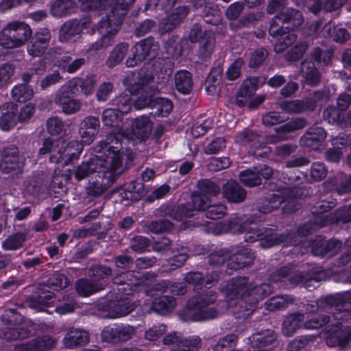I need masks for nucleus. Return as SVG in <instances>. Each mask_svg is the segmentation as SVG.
<instances>
[{"mask_svg": "<svg viewBox=\"0 0 351 351\" xmlns=\"http://www.w3.org/2000/svg\"><path fill=\"white\" fill-rule=\"evenodd\" d=\"M337 300L335 309L338 311L328 318L321 314L313 315L321 311L322 300L307 304L305 306L306 321H302L303 328L306 330L317 329L328 324L326 341L331 347H343L351 341V326L345 323L351 319V291L344 293Z\"/></svg>", "mask_w": 351, "mask_h": 351, "instance_id": "nucleus-1", "label": "nucleus"}, {"mask_svg": "<svg viewBox=\"0 0 351 351\" xmlns=\"http://www.w3.org/2000/svg\"><path fill=\"white\" fill-rule=\"evenodd\" d=\"M221 289L225 295L230 313L236 317L242 318L253 312L258 301L267 295L269 286L264 284L254 287L248 284L247 278L239 277L224 282Z\"/></svg>", "mask_w": 351, "mask_h": 351, "instance_id": "nucleus-2", "label": "nucleus"}, {"mask_svg": "<svg viewBox=\"0 0 351 351\" xmlns=\"http://www.w3.org/2000/svg\"><path fill=\"white\" fill-rule=\"evenodd\" d=\"M286 0H269L267 11L270 14L277 13L273 19L269 29L270 35L278 37L274 49L278 53L284 51L296 40V35L293 31H286L290 27H285L286 23H291V27L300 25L303 18L301 13L294 9L285 8Z\"/></svg>", "mask_w": 351, "mask_h": 351, "instance_id": "nucleus-3", "label": "nucleus"}, {"mask_svg": "<svg viewBox=\"0 0 351 351\" xmlns=\"http://www.w3.org/2000/svg\"><path fill=\"white\" fill-rule=\"evenodd\" d=\"M135 0H111V4L104 8L101 20L99 22L97 31L101 38L93 43L90 50H99L108 47L114 43V36L120 29L123 17Z\"/></svg>", "mask_w": 351, "mask_h": 351, "instance_id": "nucleus-4", "label": "nucleus"}, {"mask_svg": "<svg viewBox=\"0 0 351 351\" xmlns=\"http://www.w3.org/2000/svg\"><path fill=\"white\" fill-rule=\"evenodd\" d=\"M228 230L232 233H244V239L247 242L253 243L258 239L263 247H270L283 242H287V237L278 236L273 229L261 228L259 225L245 216H233L229 221Z\"/></svg>", "mask_w": 351, "mask_h": 351, "instance_id": "nucleus-5", "label": "nucleus"}, {"mask_svg": "<svg viewBox=\"0 0 351 351\" xmlns=\"http://www.w3.org/2000/svg\"><path fill=\"white\" fill-rule=\"evenodd\" d=\"M115 145L113 141L109 143H101L95 149V154L93 156L99 167V173L112 174L116 180L117 176L123 172V154L121 152L122 145L120 138L114 137Z\"/></svg>", "mask_w": 351, "mask_h": 351, "instance_id": "nucleus-6", "label": "nucleus"}, {"mask_svg": "<svg viewBox=\"0 0 351 351\" xmlns=\"http://www.w3.org/2000/svg\"><path fill=\"white\" fill-rule=\"evenodd\" d=\"M217 298L216 293L206 290L189 300L186 306L179 312L183 322H203L216 317L219 313L214 307L207 308Z\"/></svg>", "mask_w": 351, "mask_h": 351, "instance_id": "nucleus-7", "label": "nucleus"}, {"mask_svg": "<svg viewBox=\"0 0 351 351\" xmlns=\"http://www.w3.org/2000/svg\"><path fill=\"white\" fill-rule=\"evenodd\" d=\"M82 150L83 145L77 141L66 143L62 138L50 137L44 141L38 154H49L51 162L65 166L78 158Z\"/></svg>", "mask_w": 351, "mask_h": 351, "instance_id": "nucleus-8", "label": "nucleus"}, {"mask_svg": "<svg viewBox=\"0 0 351 351\" xmlns=\"http://www.w3.org/2000/svg\"><path fill=\"white\" fill-rule=\"evenodd\" d=\"M147 283L143 279L135 277V279H130L129 282H124L117 289L114 299L109 302L106 306L107 317L111 319H117L125 316L135 308L136 304L132 302L130 296H132L135 291H140V287Z\"/></svg>", "mask_w": 351, "mask_h": 351, "instance_id": "nucleus-9", "label": "nucleus"}, {"mask_svg": "<svg viewBox=\"0 0 351 351\" xmlns=\"http://www.w3.org/2000/svg\"><path fill=\"white\" fill-rule=\"evenodd\" d=\"M199 191L192 194V204L193 210H191L185 205L179 206L173 214V217L177 221H184L195 215L194 212L204 209L208 202H211V198L219 195L220 186L209 180L199 181Z\"/></svg>", "mask_w": 351, "mask_h": 351, "instance_id": "nucleus-10", "label": "nucleus"}, {"mask_svg": "<svg viewBox=\"0 0 351 351\" xmlns=\"http://www.w3.org/2000/svg\"><path fill=\"white\" fill-rule=\"evenodd\" d=\"M4 326L0 330V337L7 340L25 339L32 332L29 322L23 320V316L12 309H8L2 316Z\"/></svg>", "mask_w": 351, "mask_h": 351, "instance_id": "nucleus-11", "label": "nucleus"}, {"mask_svg": "<svg viewBox=\"0 0 351 351\" xmlns=\"http://www.w3.org/2000/svg\"><path fill=\"white\" fill-rule=\"evenodd\" d=\"M254 258V254L250 250L243 248L239 250L237 247H232L231 249H221L211 254L209 262L213 265H218L228 261V267L238 269L250 265Z\"/></svg>", "mask_w": 351, "mask_h": 351, "instance_id": "nucleus-12", "label": "nucleus"}, {"mask_svg": "<svg viewBox=\"0 0 351 351\" xmlns=\"http://www.w3.org/2000/svg\"><path fill=\"white\" fill-rule=\"evenodd\" d=\"M32 35V29L27 23L11 22L0 32V45L5 49L19 48L25 45Z\"/></svg>", "mask_w": 351, "mask_h": 351, "instance_id": "nucleus-13", "label": "nucleus"}, {"mask_svg": "<svg viewBox=\"0 0 351 351\" xmlns=\"http://www.w3.org/2000/svg\"><path fill=\"white\" fill-rule=\"evenodd\" d=\"M56 299L54 294L47 290V287L40 289L36 297L32 298L29 301V306L38 311H45L49 306H55ZM74 309L73 301H69L64 304H56L55 311L60 315H65L71 313Z\"/></svg>", "mask_w": 351, "mask_h": 351, "instance_id": "nucleus-14", "label": "nucleus"}, {"mask_svg": "<svg viewBox=\"0 0 351 351\" xmlns=\"http://www.w3.org/2000/svg\"><path fill=\"white\" fill-rule=\"evenodd\" d=\"M134 105L138 110L145 107L155 108L154 114L160 117L167 116L173 109V104L169 99L154 97L153 95L150 94H147L143 98L141 96L139 97Z\"/></svg>", "mask_w": 351, "mask_h": 351, "instance_id": "nucleus-15", "label": "nucleus"}, {"mask_svg": "<svg viewBox=\"0 0 351 351\" xmlns=\"http://www.w3.org/2000/svg\"><path fill=\"white\" fill-rule=\"evenodd\" d=\"M158 49V45L152 38L141 40L132 49V56L126 60V66L133 67L143 60L147 56H154Z\"/></svg>", "mask_w": 351, "mask_h": 351, "instance_id": "nucleus-16", "label": "nucleus"}, {"mask_svg": "<svg viewBox=\"0 0 351 351\" xmlns=\"http://www.w3.org/2000/svg\"><path fill=\"white\" fill-rule=\"evenodd\" d=\"M201 339L197 336L184 338L176 332H171L163 338V343L172 346L171 351H195L199 347Z\"/></svg>", "mask_w": 351, "mask_h": 351, "instance_id": "nucleus-17", "label": "nucleus"}, {"mask_svg": "<svg viewBox=\"0 0 351 351\" xmlns=\"http://www.w3.org/2000/svg\"><path fill=\"white\" fill-rule=\"evenodd\" d=\"M300 189L298 188H285L282 191H277L269 197V200L266 201V204L263 205L259 208V212L261 213H267L271 210L278 208L281 204L288 200L289 204L293 199L296 197H301L302 193H299Z\"/></svg>", "mask_w": 351, "mask_h": 351, "instance_id": "nucleus-18", "label": "nucleus"}, {"mask_svg": "<svg viewBox=\"0 0 351 351\" xmlns=\"http://www.w3.org/2000/svg\"><path fill=\"white\" fill-rule=\"evenodd\" d=\"M153 128V123L149 119V117L142 115L136 117L132 122V130H123L121 137H125L128 139L138 138L144 140L147 138L152 132Z\"/></svg>", "mask_w": 351, "mask_h": 351, "instance_id": "nucleus-19", "label": "nucleus"}, {"mask_svg": "<svg viewBox=\"0 0 351 351\" xmlns=\"http://www.w3.org/2000/svg\"><path fill=\"white\" fill-rule=\"evenodd\" d=\"M21 164L16 147L10 146L3 149L0 163V169L3 172L10 173L19 169Z\"/></svg>", "mask_w": 351, "mask_h": 351, "instance_id": "nucleus-20", "label": "nucleus"}, {"mask_svg": "<svg viewBox=\"0 0 351 351\" xmlns=\"http://www.w3.org/2000/svg\"><path fill=\"white\" fill-rule=\"evenodd\" d=\"M72 95L69 88L64 86L60 89L56 98V102L62 108L63 112L67 114L77 112L81 107L80 101L72 98Z\"/></svg>", "mask_w": 351, "mask_h": 351, "instance_id": "nucleus-21", "label": "nucleus"}, {"mask_svg": "<svg viewBox=\"0 0 351 351\" xmlns=\"http://www.w3.org/2000/svg\"><path fill=\"white\" fill-rule=\"evenodd\" d=\"M95 181H89L86 188V192L91 196H99L106 191L116 180L112 174L97 173Z\"/></svg>", "mask_w": 351, "mask_h": 351, "instance_id": "nucleus-22", "label": "nucleus"}, {"mask_svg": "<svg viewBox=\"0 0 351 351\" xmlns=\"http://www.w3.org/2000/svg\"><path fill=\"white\" fill-rule=\"evenodd\" d=\"M99 130V120L95 117H87L81 123L79 134L82 141L86 144L91 143Z\"/></svg>", "mask_w": 351, "mask_h": 351, "instance_id": "nucleus-23", "label": "nucleus"}, {"mask_svg": "<svg viewBox=\"0 0 351 351\" xmlns=\"http://www.w3.org/2000/svg\"><path fill=\"white\" fill-rule=\"evenodd\" d=\"M84 27V23L77 20H70L65 22L60 27L59 40L62 43L73 39L75 40Z\"/></svg>", "mask_w": 351, "mask_h": 351, "instance_id": "nucleus-24", "label": "nucleus"}, {"mask_svg": "<svg viewBox=\"0 0 351 351\" xmlns=\"http://www.w3.org/2000/svg\"><path fill=\"white\" fill-rule=\"evenodd\" d=\"M121 114L115 108H108L103 112L102 121L106 127L112 128L111 134L121 137L123 128L120 126Z\"/></svg>", "mask_w": 351, "mask_h": 351, "instance_id": "nucleus-25", "label": "nucleus"}, {"mask_svg": "<svg viewBox=\"0 0 351 351\" xmlns=\"http://www.w3.org/2000/svg\"><path fill=\"white\" fill-rule=\"evenodd\" d=\"M56 341L49 337L43 336L31 341L16 346L17 351H45L53 348Z\"/></svg>", "mask_w": 351, "mask_h": 351, "instance_id": "nucleus-26", "label": "nucleus"}, {"mask_svg": "<svg viewBox=\"0 0 351 351\" xmlns=\"http://www.w3.org/2000/svg\"><path fill=\"white\" fill-rule=\"evenodd\" d=\"M223 196L229 202L240 203L246 197L245 191L235 181L230 180L223 186Z\"/></svg>", "mask_w": 351, "mask_h": 351, "instance_id": "nucleus-27", "label": "nucleus"}, {"mask_svg": "<svg viewBox=\"0 0 351 351\" xmlns=\"http://www.w3.org/2000/svg\"><path fill=\"white\" fill-rule=\"evenodd\" d=\"M96 82L95 75H88L85 79H73L66 86V88H69L71 94H75L78 91L77 87H80L84 94L88 95L93 93Z\"/></svg>", "mask_w": 351, "mask_h": 351, "instance_id": "nucleus-28", "label": "nucleus"}, {"mask_svg": "<svg viewBox=\"0 0 351 351\" xmlns=\"http://www.w3.org/2000/svg\"><path fill=\"white\" fill-rule=\"evenodd\" d=\"M105 286L103 282H96L94 279H80L76 282L75 289L79 295L86 297L103 290Z\"/></svg>", "mask_w": 351, "mask_h": 351, "instance_id": "nucleus-29", "label": "nucleus"}, {"mask_svg": "<svg viewBox=\"0 0 351 351\" xmlns=\"http://www.w3.org/2000/svg\"><path fill=\"white\" fill-rule=\"evenodd\" d=\"M64 345L67 348L82 346L88 342V334L86 331L77 328H71L63 339Z\"/></svg>", "mask_w": 351, "mask_h": 351, "instance_id": "nucleus-30", "label": "nucleus"}, {"mask_svg": "<svg viewBox=\"0 0 351 351\" xmlns=\"http://www.w3.org/2000/svg\"><path fill=\"white\" fill-rule=\"evenodd\" d=\"M305 319L304 314L293 313L288 315L282 324V332L286 336L293 335L298 329L303 328L302 321Z\"/></svg>", "mask_w": 351, "mask_h": 351, "instance_id": "nucleus-31", "label": "nucleus"}, {"mask_svg": "<svg viewBox=\"0 0 351 351\" xmlns=\"http://www.w3.org/2000/svg\"><path fill=\"white\" fill-rule=\"evenodd\" d=\"M176 300L173 297L162 296L156 298L152 304V309L160 315H167L176 306Z\"/></svg>", "mask_w": 351, "mask_h": 351, "instance_id": "nucleus-32", "label": "nucleus"}, {"mask_svg": "<svg viewBox=\"0 0 351 351\" xmlns=\"http://www.w3.org/2000/svg\"><path fill=\"white\" fill-rule=\"evenodd\" d=\"M139 89L133 90L132 88H130L128 90V93H124L121 95L117 99V109H116L121 114H126L129 112L132 108L133 103L135 104L136 100L133 98V97L136 94H138ZM135 107V105H134Z\"/></svg>", "mask_w": 351, "mask_h": 351, "instance_id": "nucleus-33", "label": "nucleus"}, {"mask_svg": "<svg viewBox=\"0 0 351 351\" xmlns=\"http://www.w3.org/2000/svg\"><path fill=\"white\" fill-rule=\"evenodd\" d=\"M326 137V131L320 127L311 128L300 139L303 146L313 147L316 143L322 142Z\"/></svg>", "mask_w": 351, "mask_h": 351, "instance_id": "nucleus-34", "label": "nucleus"}, {"mask_svg": "<svg viewBox=\"0 0 351 351\" xmlns=\"http://www.w3.org/2000/svg\"><path fill=\"white\" fill-rule=\"evenodd\" d=\"M99 167L94 157L84 161L77 166L74 172V176L77 180H82L94 173H99Z\"/></svg>", "mask_w": 351, "mask_h": 351, "instance_id": "nucleus-35", "label": "nucleus"}, {"mask_svg": "<svg viewBox=\"0 0 351 351\" xmlns=\"http://www.w3.org/2000/svg\"><path fill=\"white\" fill-rule=\"evenodd\" d=\"M301 73L305 82L311 86L318 84L320 81V74L311 61H304L301 64Z\"/></svg>", "mask_w": 351, "mask_h": 351, "instance_id": "nucleus-36", "label": "nucleus"}, {"mask_svg": "<svg viewBox=\"0 0 351 351\" xmlns=\"http://www.w3.org/2000/svg\"><path fill=\"white\" fill-rule=\"evenodd\" d=\"M276 339V335L271 330H267L253 335L250 338L251 346L254 348H261Z\"/></svg>", "mask_w": 351, "mask_h": 351, "instance_id": "nucleus-37", "label": "nucleus"}, {"mask_svg": "<svg viewBox=\"0 0 351 351\" xmlns=\"http://www.w3.org/2000/svg\"><path fill=\"white\" fill-rule=\"evenodd\" d=\"M343 112L338 108L328 107L324 111V118L332 124L351 125V112L349 116L345 117Z\"/></svg>", "mask_w": 351, "mask_h": 351, "instance_id": "nucleus-38", "label": "nucleus"}, {"mask_svg": "<svg viewBox=\"0 0 351 351\" xmlns=\"http://www.w3.org/2000/svg\"><path fill=\"white\" fill-rule=\"evenodd\" d=\"M175 84L180 93L184 95L189 94L193 87L191 73L185 70L177 72L175 75Z\"/></svg>", "mask_w": 351, "mask_h": 351, "instance_id": "nucleus-39", "label": "nucleus"}, {"mask_svg": "<svg viewBox=\"0 0 351 351\" xmlns=\"http://www.w3.org/2000/svg\"><path fill=\"white\" fill-rule=\"evenodd\" d=\"M33 88L25 84L15 85L12 89V97L18 102H25L30 100L34 96Z\"/></svg>", "mask_w": 351, "mask_h": 351, "instance_id": "nucleus-40", "label": "nucleus"}, {"mask_svg": "<svg viewBox=\"0 0 351 351\" xmlns=\"http://www.w3.org/2000/svg\"><path fill=\"white\" fill-rule=\"evenodd\" d=\"M306 125V121L304 119H297L295 120H293L292 121H290L289 123L280 126L278 129V136L277 137H269L267 141L269 143H275L278 139H285L287 137L284 136L282 132H291L295 130H299L300 128H304Z\"/></svg>", "mask_w": 351, "mask_h": 351, "instance_id": "nucleus-41", "label": "nucleus"}, {"mask_svg": "<svg viewBox=\"0 0 351 351\" xmlns=\"http://www.w3.org/2000/svg\"><path fill=\"white\" fill-rule=\"evenodd\" d=\"M73 7V2L70 0H55L51 4L50 12L55 17H62L69 14Z\"/></svg>", "mask_w": 351, "mask_h": 351, "instance_id": "nucleus-42", "label": "nucleus"}, {"mask_svg": "<svg viewBox=\"0 0 351 351\" xmlns=\"http://www.w3.org/2000/svg\"><path fill=\"white\" fill-rule=\"evenodd\" d=\"M346 0H328L323 6L319 0H313V4L308 2V9L314 14H317L322 8L327 12L335 10L341 7Z\"/></svg>", "mask_w": 351, "mask_h": 351, "instance_id": "nucleus-43", "label": "nucleus"}, {"mask_svg": "<svg viewBox=\"0 0 351 351\" xmlns=\"http://www.w3.org/2000/svg\"><path fill=\"white\" fill-rule=\"evenodd\" d=\"M178 12V14H172L167 19V21L164 22L160 25L159 29L162 34L171 31L173 29L188 13V10L185 7L179 8Z\"/></svg>", "mask_w": 351, "mask_h": 351, "instance_id": "nucleus-44", "label": "nucleus"}, {"mask_svg": "<svg viewBox=\"0 0 351 351\" xmlns=\"http://www.w3.org/2000/svg\"><path fill=\"white\" fill-rule=\"evenodd\" d=\"M128 50V45L121 43L115 46L107 60V65L113 67L117 65L125 57Z\"/></svg>", "mask_w": 351, "mask_h": 351, "instance_id": "nucleus-45", "label": "nucleus"}, {"mask_svg": "<svg viewBox=\"0 0 351 351\" xmlns=\"http://www.w3.org/2000/svg\"><path fill=\"white\" fill-rule=\"evenodd\" d=\"M85 62L84 58H77L71 61V58L64 56L58 61V66L62 71L72 73L76 71Z\"/></svg>", "mask_w": 351, "mask_h": 351, "instance_id": "nucleus-46", "label": "nucleus"}, {"mask_svg": "<svg viewBox=\"0 0 351 351\" xmlns=\"http://www.w3.org/2000/svg\"><path fill=\"white\" fill-rule=\"evenodd\" d=\"M221 73L217 69L211 71L206 81V90L210 95H217L219 88Z\"/></svg>", "mask_w": 351, "mask_h": 351, "instance_id": "nucleus-47", "label": "nucleus"}, {"mask_svg": "<svg viewBox=\"0 0 351 351\" xmlns=\"http://www.w3.org/2000/svg\"><path fill=\"white\" fill-rule=\"evenodd\" d=\"M293 302V298L289 295H276L268 300L266 302V308L269 311H275L287 307Z\"/></svg>", "mask_w": 351, "mask_h": 351, "instance_id": "nucleus-48", "label": "nucleus"}, {"mask_svg": "<svg viewBox=\"0 0 351 351\" xmlns=\"http://www.w3.org/2000/svg\"><path fill=\"white\" fill-rule=\"evenodd\" d=\"M239 178L242 183L248 186H255L261 182V177L257 175L256 170L247 169L239 174Z\"/></svg>", "mask_w": 351, "mask_h": 351, "instance_id": "nucleus-49", "label": "nucleus"}, {"mask_svg": "<svg viewBox=\"0 0 351 351\" xmlns=\"http://www.w3.org/2000/svg\"><path fill=\"white\" fill-rule=\"evenodd\" d=\"M200 210H206V216L208 218L216 219L226 214V206L222 204H211V202H208V205Z\"/></svg>", "mask_w": 351, "mask_h": 351, "instance_id": "nucleus-50", "label": "nucleus"}, {"mask_svg": "<svg viewBox=\"0 0 351 351\" xmlns=\"http://www.w3.org/2000/svg\"><path fill=\"white\" fill-rule=\"evenodd\" d=\"M226 146V142L223 137L214 138L204 149L207 155L217 154L223 151Z\"/></svg>", "mask_w": 351, "mask_h": 351, "instance_id": "nucleus-51", "label": "nucleus"}, {"mask_svg": "<svg viewBox=\"0 0 351 351\" xmlns=\"http://www.w3.org/2000/svg\"><path fill=\"white\" fill-rule=\"evenodd\" d=\"M171 74V71L170 69L165 70V72L160 71V73L156 72L155 75L149 76L147 74V76H145V79L143 80V84L141 87V90L143 92H147V86L145 85V81L146 84H149L151 80H156L158 84H165L168 82L169 77Z\"/></svg>", "mask_w": 351, "mask_h": 351, "instance_id": "nucleus-52", "label": "nucleus"}, {"mask_svg": "<svg viewBox=\"0 0 351 351\" xmlns=\"http://www.w3.org/2000/svg\"><path fill=\"white\" fill-rule=\"evenodd\" d=\"M25 241L23 234L16 233L10 236L3 243L5 250H15L21 247Z\"/></svg>", "mask_w": 351, "mask_h": 351, "instance_id": "nucleus-53", "label": "nucleus"}, {"mask_svg": "<svg viewBox=\"0 0 351 351\" xmlns=\"http://www.w3.org/2000/svg\"><path fill=\"white\" fill-rule=\"evenodd\" d=\"M47 283L49 288L58 291L66 287L68 285V280L64 274L56 273L49 278Z\"/></svg>", "mask_w": 351, "mask_h": 351, "instance_id": "nucleus-54", "label": "nucleus"}, {"mask_svg": "<svg viewBox=\"0 0 351 351\" xmlns=\"http://www.w3.org/2000/svg\"><path fill=\"white\" fill-rule=\"evenodd\" d=\"M258 79L255 77L247 78L243 81L239 90L241 95L245 97H251L257 88Z\"/></svg>", "mask_w": 351, "mask_h": 351, "instance_id": "nucleus-55", "label": "nucleus"}, {"mask_svg": "<svg viewBox=\"0 0 351 351\" xmlns=\"http://www.w3.org/2000/svg\"><path fill=\"white\" fill-rule=\"evenodd\" d=\"M259 138V136L250 131L244 130L238 134L235 138V142L241 145H247L249 143H253V146H255V143Z\"/></svg>", "mask_w": 351, "mask_h": 351, "instance_id": "nucleus-56", "label": "nucleus"}, {"mask_svg": "<svg viewBox=\"0 0 351 351\" xmlns=\"http://www.w3.org/2000/svg\"><path fill=\"white\" fill-rule=\"evenodd\" d=\"M237 336L231 334L220 339L213 347V351H226L235 345Z\"/></svg>", "mask_w": 351, "mask_h": 351, "instance_id": "nucleus-57", "label": "nucleus"}, {"mask_svg": "<svg viewBox=\"0 0 351 351\" xmlns=\"http://www.w3.org/2000/svg\"><path fill=\"white\" fill-rule=\"evenodd\" d=\"M16 117L14 114V112H8L4 113L0 117V128L3 131H8L16 123Z\"/></svg>", "mask_w": 351, "mask_h": 351, "instance_id": "nucleus-58", "label": "nucleus"}, {"mask_svg": "<svg viewBox=\"0 0 351 351\" xmlns=\"http://www.w3.org/2000/svg\"><path fill=\"white\" fill-rule=\"evenodd\" d=\"M148 228L154 233H160L170 231L173 228V224L167 219H160L151 222Z\"/></svg>", "mask_w": 351, "mask_h": 351, "instance_id": "nucleus-59", "label": "nucleus"}, {"mask_svg": "<svg viewBox=\"0 0 351 351\" xmlns=\"http://www.w3.org/2000/svg\"><path fill=\"white\" fill-rule=\"evenodd\" d=\"M167 331L166 326L163 324L154 325L145 332V338L148 341H156Z\"/></svg>", "mask_w": 351, "mask_h": 351, "instance_id": "nucleus-60", "label": "nucleus"}, {"mask_svg": "<svg viewBox=\"0 0 351 351\" xmlns=\"http://www.w3.org/2000/svg\"><path fill=\"white\" fill-rule=\"evenodd\" d=\"M64 127L63 122L58 117H51L47 123V131L51 136L60 134L64 130Z\"/></svg>", "mask_w": 351, "mask_h": 351, "instance_id": "nucleus-61", "label": "nucleus"}, {"mask_svg": "<svg viewBox=\"0 0 351 351\" xmlns=\"http://www.w3.org/2000/svg\"><path fill=\"white\" fill-rule=\"evenodd\" d=\"M281 108L288 113H298L306 110L307 108L302 101H291L281 104Z\"/></svg>", "mask_w": 351, "mask_h": 351, "instance_id": "nucleus-62", "label": "nucleus"}, {"mask_svg": "<svg viewBox=\"0 0 351 351\" xmlns=\"http://www.w3.org/2000/svg\"><path fill=\"white\" fill-rule=\"evenodd\" d=\"M14 72V66L10 64H4L0 67V89L10 80Z\"/></svg>", "mask_w": 351, "mask_h": 351, "instance_id": "nucleus-63", "label": "nucleus"}, {"mask_svg": "<svg viewBox=\"0 0 351 351\" xmlns=\"http://www.w3.org/2000/svg\"><path fill=\"white\" fill-rule=\"evenodd\" d=\"M308 47L306 42L300 43L291 49L287 54V59L295 61L300 59L305 53Z\"/></svg>", "mask_w": 351, "mask_h": 351, "instance_id": "nucleus-64", "label": "nucleus"}]
</instances>
